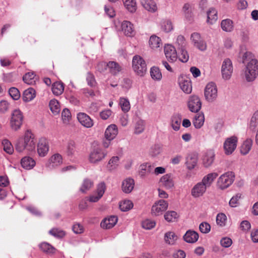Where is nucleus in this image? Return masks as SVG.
<instances>
[{
	"label": "nucleus",
	"mask_w": 258,
	"mask_h": 258,
	"mask_svg": "<svg viewBox=\"0 0 258 258\" xmlns=\"http://www.w3.org/2000/svg\"><path fill=\"white\" fill-rule=\"evenodd\" d=\"M218 19L217 11L213 8H210L207 12V22L210 24H213Z\"/></svg>",
	"instance_id": "c85d7f7f"
},
{
	"label": "nucleus",
	"mask_w": 258,
	"mask_h": 258,
	"mask_svg": "<svg viewBox=\"0 0 258 258\" xmlns=\"http://www.w3.org/2000/svg\"><path fill=\"white\" fill-rule=\"evenodd\" d=\"M86 81L88 85L91 87L95 86L96 84L95 77L94 75L90 72H88L87 74Z\"/></svg>",
	"instance_id": "e2e57ef3"
},
{
	"label": "nucleus",
	"mask_w": 258,
	"mask_h": 258,
	"mask_svg": "<svg viewBox=\"0 0 258 258\" xmlns=\"http://www.w3.org/2000/svg\"><path fill=\"white\" fill-rule=\"evenodd\" d=\"M190 39L194 46L201 51H204L207 48L205 41L201 38L199 33L195 32L191 35Z\"/></svg>",
	"instance_id": "9b49d317"
},
{
	"label": "nucleus",
	"mask_w": 258,
	"mask_h": 258,
	"mask_svg": "<svg viewBox=\"0 0 258 258\" xmlns=\"http://www.w3.org/2000/svg\"><path fill=\"white\" fill-rule=\"evenodd\" d=\"M118 134V130L116 125L111 124L106 129L104 136L106 140L111 141L113 140Z\"/></svg>",
	"instance_id": "a211bd4d"
},
{
	"label": "nucleus",
	"mask_w": 258,
	"mask_h": 258,
	"mask_svg": "<svg viewBox=\"0 0 258 258\" xmlns=\"http://www.w3.org/2000/svg\"><path fill=\"white\" fill-rule=\"evenodd\" d=\"M93 185L94 183L91 179L85 178L82 183L80 190L82 193H86L93 186Z\"/></svg>",
	"instance_id": "e433bc0d"
},
{
	"label": "nucleus",
	"mask_w": 258,
	"mask_h": 258,
	"mask_svg": "<svg viewBox=\"0 0 258 258\" xmlns=\"http://www.w3.org/2000/svg\"><path fill=\"white\" fill-rule=\"evenodd\" d=\"M62 119L64 122H67L71 118V113L67 108L63 109L61 113Z\"/></svg>",
	"instance_id": "774afa93"
},
{
	"label": "nucleus",
	"mask_w": 258,
	"mask_h": 258,
	"mask_svg": "<svg viewBox=\"0 0 258 258\" xmlns=\"http://www.w3.org/2000/svg\"><path fill=\"white\" fill-rule=\"evenodd\" d=\"M218 175V173L216 172L209 173L203 178L201 182L207 187H209Z\"/></svg>",
	"instance_id": "bb28decb"
},
{
	"label": "nucleus",
	"mask_w": 258,
	"mask_h": 258,
	"mask_svg": "<svg viewBox=\"0 0 258 258\" xmlns=\"http://www.w3.org/2000/svg\"><path fill=\"white\" fill-rule=\"evenodd\" d=\"M119 158L117 156L112 157L108 161L107 166V168L109 170H112L117 168L118 165Z\"/></svg>",
	"instance_id": "8fccbe9b"
},
{
	"label": "nucleus",
	"mask_w": 258,
	"mask_h": 258,
	"mask_svg": "<svg viewBox=\"0 0 258 258\" xmlns=\"http://www.w3.org/2000/svg\"><path fill=\"white\" fill-rule=\"evenodd\" d=\"M237 143V138L235 136H232L227 138L224 143L225 153L227 155L231 154L235 150Z\"/></svg>",
	"instance_id": "9d476101"
},
{
	"label": "nucleus",
	"mask_w": 258,
	"mask_h": 258,
	"mask_svg": "<svg viewBox=\"0 0 258 258\" xmlns=\"http://www.w3.org/2000/svg\"><path fill=\"white\" fill-rule=\"evenodd\" d=\"M182 10L184 14L185 17L188 20H190L192 17L191 15V7L188 3H186L184 5Z\"/></svg>",
	"instance_id": "13d9d810"
},
{
	"label": "nucleus",
	"mask_w": 258,
	"mask_h": 258,
	"mask_svg": "<svg viewBox=\"0 0 258 258\" xmlns=\"http://www.w3.org/2000/svg\"><path fill=\"white\" fill-rule=\"evenodd\" d=\"M176 45L177 50L186 48V43L185 38L183 36H178L176 39Z\"/></svg>",
	"instance_id": "4d7b16f0"
},
{
	"label": "nucleus",
	"mask_w": 258,
	"mask_h": 258,
	"mask_svg": "<svg viewBox=\"0 0 258 258\" xmlns=\"http://www.w3.org/2000/svg\"><path fill=\"white\" fill-rule=\"evenodd\" d=\"M21 164L23 168L30 170L35 166L36 162L32 158L29 156H25L21 159Z\"/></svg>",
	"instance_id": "5701e85b"
},
{
	"label": "nucleus",
	"mask_w": 258,
	"mask_h": 258,
	"mask_svg": "<svg viewBox=\"0 0 258 258\" xmlns=\"http://www.w3.org/2000/svg\"><path fill=\"white\" fill-rule=\"evenodd\" d=\"M198 157L196 154H189L186 158L185 164L188 169H193L197 165Z\"/></svg>",
	"instance_id": "a878e982"
},
{
	"label": "nucleus",
	"mask_w": 258,
	"mask_h": 258,
	"mask_svg": "<svg viewBox=\"0 0 258 258\" xmlns=\"http://www.w3.org/2000/svg\"><path fill=\"white\" fill-rule=\"evenodd\" d=\"M180 87L182 90L186 94H189L192 91L191 82L189 80H184L180 83Z\"/></svg>",
	"instance_id": "a18cd8bd"
},
{
	"label": "nucleus",
	"mask_w": 258,
	"mask_h": 258,
	"mask_svg": "<svg viewBox=\"0 0 258 258\" xmlns=\"http://www.w3.org/2000/svg\"><path fill=\"white\" fill-rule=\"evenodd\" d=\"M49 150V145L47 140L44 138H41L37 145V152L41 157L46 155Z\"/></svg>",
	"instance_id": "4468645a"
},
{
	"label": "nucleus",
	"mask_w": 258,
	"mask_h": 258,
	"mask_svg": "<svg viewBox=\"0 0 258 258\" xmlns=\"http://www.w3.org/2000/svg\"><path fill=\"white\" fill-rule=\"evenodd\" d=\"M145 123L142 119H139L135 123L134 133L136 134H140L142 133L145 130Z\"/></svg>",
	"instance_id": "3c124183"
},
{
	"label": "nucleus",
	"mask_w": 258,
	"mask_h": 258,
	"mask_svg": "<svg viewBox=\"0 0 258 258\" xmlns=\"http://www.w3.org/2000/svg\"><path fill=\"white\" fill-rule=\"evenodd\" d=\"M164 53L167 59L170 62H173L176 60L177 54L175 47L169 44L164 46Z\"/></svg>",
	"instance_id": "ddd939ff"
},
{
	"label": "nucleus",
	"mask_w": 258,
	"mask_h": 258,
	"mask_svg": "<svg viewBox=\"0 0 258 258\" xmlns=\"http://www.w3.org/2000/svg\"><path fill=\"white\" fill-rule=\"evenodd\" d=\"M76 151V145L75 141H69L66 146V153L68 156H73Z\"/></svg>",
	"instance_id": "58836bf2"
},
{
	"label": "nucleus",
	"mask_w": 258,
	"mask_h": 258,
	"mask_svg": "<svg viewBox=\"0 0 258 258\" xmlns=\"http://www.w3.org/2000/svg\"><path fill=\"white\" fill-rule=\"evenodd\" d=\"M187 106L191 112L196 113L201 109L202 102L198 96L192 95L188 99Z\"/></svg>",
	"instance_id": "1a4fd4ad"
},
{
	"label": "nucleus",
	"mask_w": 258,
	"mask_h": 258,
	"mask_svg": "<svg viewBox=\"0 0 258 258\" xmlns=\"http://www.w3.org/2000/svg\"><path fill=\"white\" fill-rule=\"evenodd\" d=\"M23 115L22 112L19 109L14 110L11 114L10 120V126L11 128L17 131L19 130L23 123Z\"/></svg>",
	"instance_id": "20e7f679"
},
{
	"label": "nucleus",
	"mask_w": 258,
	"mask_h": 258,
	"mask_svg": "<svg viewBox=\"0 0 258 258\" xmlns=\"http://www.w3.org/2000/svg\"><path fill=\"white\" fill-rule=\"evenodd\" d=\"M178 58L182 62H186L189 59V55L186 48L178 49Z\"/></svg>",
	"instance_id": "603ef678"
},
{
	"label": "nucleus",
	"mask_w": 258,
	"mask_h": 258,
	"mask_svg": "<svg viewBox=\"0 0 258 258\" xmlns=\"http://www.w3.org/2000/svg\"><path fill=\"white\" fill-rule=\"evenodd\" d=\"M252 141L251 139L246 140L241 146L240 152L243 155L247 154L251 149Z\"/></svg>",
	"instance_id": "37998d69"
},
{
	"label": "nucleus",
	"mask_w": 258,
	"mask_h": 258,
	"mask_svg": "<svg viewBox=\"0 0 258 258\" xmlns=\"http://www.w3.org/2000/svg\"><path fill=\"white\" fill-rule=\"evenodd\" d=\"M49 107L50 110L54 115L58 114L60 112L59 104L56 99H52L50 101Z\"/></svg>",
	"instance_id": "c03bdc74"
},
{
	"label": "nucleus",
	"mask_w": 258,
	"mask_h": 258,
	"mask_svg": "<svg viewBox=\"0 0 258 258\" xmlns=\"http://www.w3.org/2000/svg\"><path fill=\"white\" fill-rule=\"evenodd\" d=\"M153 169V167L149 163L142 164L140 167V175L143 177L150 173Z\"/></svg>",
	"instance_id": "473e14b6"
},
{
	"label": "nucleus",
	"mask_w": 258,
	"mask_h": 258,
	"mask_svg": "<svg viewBox=\"0 0 258 258\" xmlns=\"http://www.w3.org/2000/svg\"><path fill=\"white\" fill-rule=\"evenodd\" d=\"M234 175L232 172H228L221 175L217 181V186L221 189L228 188L234 181Z\"/></svg>",
	"instance_id": "39448f33"
},
{
	"label": "nucleus",
	"mask_w": 258,
	"mask_h": 258,
	"mask_svg": "<svg viewBox=\"0 0 258 258\" xmlns=\"http://www.w3.org/2000/svg\"><path fill=\"white\" fill-rule=\"evenodd\" d=\"M177 239V236L173 232L169 231L165 234L164 240L165 242L168 244H174Z\"/></svg>",
	"instance_id": "a19ab883"
},
{
	"label": "nucleus",
	"mask_w": 258,
	"mask_h": 258,
	"mask_svg": "<svg viewBox=\"0 0 258 258\" xmlns=\"http://www.w3.org/2000/svg\"><path fill=\"white\" fill-rule=\"evenodd\" d=\"M35 75L33 73L29 72L26 73L23 77L25 83L28 85H33L35 83Z\"/></svg>",
	"instance_id": "09e8293b"
},
{
	"label": "nucleus",
	"mask_w": 258,
	"mask_h": 258,
	"mask_svg": "<svg viewBox=\"0 0 258 258\" xmlns=\"http://www.w3.org/2000/svg\"><path fill=\"white\" fill-rule=\"evenodd\" d=\"M49 233L56 238H62L65 235V232L63 230L57 228L51 229Z\"/></svg>",
	"instance_id": "bf43d9fd"
},
{
	"label": "nucleus",
	"mask_w": 258,
	"mask_h": 258,
	"mask_svg": "<svg viewBox=\"0 0 258 258\" xmlns=\"http://www.w3.org/2000/svg\"><path fill=\"white\" fill-rule=\"evenodd\" d=\"M35 90L32 88H29L25 90L23 94V99L25 102H29L35 97Z\"/></svg>",
	"instance_id": "c756f323"
},
{
	"label": "nucleus",
	"mask_w": 258,
	"mask_h": 258,
	"mask_svg": "<svg viewBox=\"0 0 258 258\" xmlns=\"http://www.w3.org/2000/svg\"><path fill=\"white\" fill-rule=\"evenodd\" d=\"M156 223L154 221L150 219H146L142 222V227L146 229H151L154 228Z\"/></svg>",
	"instance_id": "0e129e2a"
},
{
	"label": "nucleus",
	"mask_w": 258,
	"mask_h": 258,
	"mask_svg": "<svg viewBox=\"0 0 258 258\" xmlns=\"http://www.w3.org/2000/svg\"><path fill=\"white\" fill-rule=\"evenodd\" d=\"M119 105L124 113L128 112L131 109L130 101L126 98L120 97L119 99Z\"/></svg>",
	"instance_id": "f704fd0d"
},
{
	"label": "nucleus",
	"mask_w": 258,
	"mask_h": 258,
	"mask_svg": "<svg viewBox=\"0 0 258 258\" xmlns=\"http://www.w3.org/2000/svg\"><path fill=\"white\" fill-rule=\"evenodd\" d=\"M10 96L15 100H18L20 97V93L19 90L15 87H12L9 90Z\"/></svg>",
	"instance_id": "052dcab7"
},
{
	"label": "nucleus",
	"mask_w": 258,
	"mask_h": 258,
	"mask_svg": "<svg viewBox=\"0 0 258 258\" xmlns=\"http://www.w3.org/2000/svg\"><path fill=\"white\" fill-rule=\"evenodd\" d=\"M241 195L240 194H237L235 196H233L229 201V204L231 207H236L239 204V200L241 198Z\"/></svg>",
	"instance_id": "69168bd1"
},
{
	"label": "nucleus",
	"mask_w": 258,
	"mask_h": 258,
	"mask_svg": "<svg viewBox=\"0 0 258 258\" xmlns=\"http://www.w3.org/2000/svg\"><path fill=\"white\" fill-rule=\"evenodd\" d=\"M132 68L136 74L143 76L147 72V65L144 59L140 55H135L132 60Z\"/></svg>",
	"instance_id": "7ed1b4c3"
},
{
	"label": "nucleus",
	"mask_w": 258,
	"mask_h": 258,
	"mask_svg": "<svg viewBox=\"0 0 258 258\" xmlns=\"http://www.w3.org/2000/svg\"><path fill=\"white\" fill-rule=\"evenodd\" d=\"M177 214L176 212L168 211L164 215L165 219L168 222H173L177 218Z\"/></svg>",
	"instance_id": "680f3d73"
},
{
	"label": "nucleus",
	"mask_w": 258,
	"mask_h": 258,
	"mask_svg": "<svg viewBox=\"0 0 258 258\" xmlns=\"http://www.w3.org/2000/svg\"><path fill=\"white\" fill-rule=\"evenodd\" d=\"M168 203L166 201L161 200L156 203L152 207V214L155 216L162 214L168 208Z\"/></svg>",
	"instance_id": "f8f14e48"
},
{
	"label": "nucleus",
	"mask_w": 258,
	"mask_h": 258,
	"mask_svg": "<svg viewBox=\"0 0 258 258\" xmlns=\"http://www.w3.org/2000/svg\"><path fill=\"white\" fill-rule=\"evenodd\" d=\"M49 162L52 167H56L60 165L62 163L61 155L58 153L54 154L50 158Z\"/></svg>",
	"instance_id": "4c0bfd02"
},
{
	"label": "nucleus",
	"mask_w": 258,
	"mask_h": 258,
	"mask_svg": "<svg viewBox=\"0 0 258 258\" xmlns=\"http://www.w3.org/2000/svg\"><path fill=\"white\" fill-rule=\"evenodd\" d=\"M205 121L203 113L196 114L193 120V124L196 128H200L204 124Z\"/></svg>",
	"instance_id": "ea45409f"
},
{
	"label": "nucleus",
	"mask_w": 258,
	"mask_h": 258,
	"mask_svg": "<svg viewBox=\"0 0 258 258\" xmlns=\"http://www.w3.org/2000/svg\"><path fill=\"white\" fill-rule=\"evenodd\" d=\"M51 90L54 95H60L64 91L63 84L61 82H56L52 84Z\"/></svg>",
	"instance_id": "2f4dec72"
},
{
	"label": "nucleus",
	"mask_w": 258,
	"mask_h": 258,
	"mask_svg": "<svg viewBox=\"0 0 258 258\" xmlns=\"http://www.w3.org/2000/svg\"><path fill=\"white\" fill-rule=\"evenodd\" d=\"M107 155V152L99 147L93 148L89 156V161L90 163L97 164L102 161Z\"/></svg>",
	"instance_id": "423d86ee"
},
{
	"label": "nucleus",
	"mask_w": 258,
	"mask_h": 258,
	"mask_svg": "<svg viewBox=\"0 0 258 258\" xmlns=\"http://www.w3.org/2000/svg\"><path fill=\"white\" fill-rule=\"evenodd\" d=\"M150 74L154 80H160L162 78L161 73L158 68L153 67L151 69Z\"/></svg>",
	"instance_id": "864d4df0"
},
{
	"label": "nucleus",
	"mask_w": 258,
	"mask_h": 258,
	"mask_svg": "<svg viewBox=\"0 0 258 258\" xmlns=\"http://www.w3.org/2000/svg\"><path fill=\"white\" fill-rule=\"evenodd\" d=\"M199 229L202 233H208L211 230V226L207 222H202L200 224Z\"/></svg>",
	"instance_id": "338daca9"
},
{
	"label": "nucleus",
	"mask_w": 258,
	"mask_h": 258,
	"mask_svg": "<svg viewBox=\"0 0 258 258\" xmlns=\"http://www.w3.org/2000/svg\"><path fill=\"white\" fill-rule=\"evenodd\" d=\"M258 125V110L256 111L252 117L251 118L249 122V128L251 130L254 131Z\"/></svg>",
	"instance_id": "6e6d98bb"
},
{
	"label": "nucleus",
	"mask_w": 258,
	"mask_h": 258,
	"mask_svg": "<svg viewBox=\"0 0 258 258\" xmlns=\"http://www.w3.org/2000/svg\"><path fill=\"white\" fill-rule=\"evenodd\" d=\"M4 150L9 154H12L14 152V148L11 143L7 139L2 141Z\"/></svg>",
	"instance_id": "5fc2aeb1"
},
{
	"label": "nucleus",
	"mask_w": 258,
	"mask_h": 258,
	"mask_svg": "<svg viewBox=\"0 0 258 258\" xmlns=\"http://www.w3.org/2000/svg\"><path fill=\"white\" fill-rule=\"evenodd\" d=\"M141 3L143 7L147 11L154 12L157 9V6L153 0H141Z\"/></svg>",
	"instance_id": "cd10ccee"
},
{
	"label": "nucleus",
	"mask_w": 258,
	"mask_h": 258,
	"mask_svg": "<svg viewBox=\"0 0 258 258\" xmlns=\"http://www.w3.org/2000/svg\"><path fill=\"white\" fill-rule=\"evenodd\" d=\"M134 185V180L131 178H127L122 181V190L124 192L130 193L133 190Z\"/></svg>",
	"instance_id": "393cba45"
},
{
	"label": "nucleus",
	"mask_w": 258,
	"mask_h": 258,
	"mask_svg": "<svg viewBox=\"0 0 258 258\" xmlns=\"http://www.w3.org/2000/svg\"><path fill=\"white\" fill-rule=\"evenodd\" d=\"M107 66L109 73L113 76L117 75L122 70V66L114 61H109Z\"/></svg>",
	"instance_id": "f3484780"
},
{
	"label": "nucleus",
	"mask_w": 258,
	"mask_h": 258,
	"mask_svg": "<svg viewBox=\"0 0 258 258\" xmlns=\"http://www.w3.org/2000/svg\"><path fill=\"white\" fill-rule=\"evenodd\" d=\"M118 218L115 216H111L108 218L104 219L100 224L103 229H110L117 223Z\"/></svg>",
	"instance_id": "6ab92c4d"
},
{
	"label": "nucleus",
	"mask_w": 258,
	"mask_h": 258,
	"mask_svg": "<svg viewBox=\"0 0 258 258\" xmlns=\"http://www.w3.org/2000/svg\"><path fill=\"white\" fill-rule=\"evenodd\" d=\"M252 57V53L248 51L245 52L242 56V62H247L244 74L248 82L253 81L258 75V61Z\"/></svg>",
	"instance_id": "f257e3e1"
},
{
	"label": "nucleus",
	"mask_w": 258,
	"mask_h": 258,
	"mask_svg": "<svg viewBox=\"0 0 258 258\" xmlns=\"http://www.w3.org/2000/svg\"><path fill=\"white\" fill-rule=\"evenodd\" d=\"M199 234L193 230H189L183 236L184 240L187 243H193L197 242L199 239Z\"/></svg>",
	"instance_id": "4be33fe9"
},
{
	"label": "nucleus",
	"mask_w": 258,
	"mask_h": 258,
	"mask_svg": "<svg viewBox=\"0 0 258 258\" xmlns=\"http://www.w3.org/2000/svg\"><path fill=\"white\" fill-rule=\"evenodd\" d=\"M77 118L79 122L84 127L90 128L93 125V121L87 114L80 112L77 114Z\"/></svg>",
	"instance_id": "dca6fc26"
},
{
	"label": "nucleus",
	"mask_w": 258,
	"mask_h": 258,
	"mask_svg": "<svg viewBox=\"0 0 258 258\" xmlns=\"http://www.w3.org/2000/svg\"><path fill=\"white\" fill-rule=\"evenodd\" d=\"M160 182L166 189H170L174 186L173 177L171 174H166L163 175L160 178Z\"/></svg>",
	"instance_id": "aec40b11"
},
{
	"label": "nucleus",
	"mask_w": 258,
	"mask_h": 258,
	"mask_svg": "<svg viewBox=\"0 0 258 258\" xmlns=\"http://www.w3.org/2000/svg\"><path fill=\"white\" fill-rule=\"evenodd\" d=\"M207 187L201 182L195 184L191 190V195L194 198L202 196L206 191Z\"/></svg>",
	"instance_id": "2eb2a0df"
},
{
	"label": "nucleus",
	"mask_w": 258,
	"mask_h": 258,
	"mask_svg": "<svg viewBox=\"0 0 258 258\" xmlns=\"http://www.w3.org/2000/svg\"><path fill=\"white\" fill-rule=\"evenodd\" d=\"M149 43L152 48H157L160 47L161 44V40L159 37L152 35L150 37Z\"/></svg>",
	"instance_id": "49530a36"
},
{
	"label": "nucleus",
	"mask_w": 258,
	"mask_h": 258,
	"mask_svg": "<svg viewBox=\"0 0 258 258\" xmlns=\"http://www.w3.org/2000/svg\"><path fill=\"white\" fill-rule=\"evenodd\" d=\"M204 95L206 99L209 102H213L217 97V88L213 82L208 83L205 89Z\"/></svg>",
	"instance_id": "0eeeda50"
},
{
	"label": "nucleus",
	"mask_w": 258,
	"mask_h": 258,
	"mask_svg": "<svg viewBox=\"0 0 258 258\" xmlns=\"http://www.w3.org/2000/svg\"><path fill=\"white\" fill-rule=\"evenodd\" d=\"M36 142L34 135L31 132L27 131L23 138L18 139L15 144V149L18 152H22L24 150L32 151L35 148Z\"/></svg>",
	"instance_id": "f03ea898"
},
{
	"label": "nucleus",
	"mask_w": 258,
	"mask_h": 258,
	"mask_svg": "<svg viewBox=\"0 0 258 258\" xmlns=\"http://www.w3.org/2000/svg\"><path fill=\"white\" fill-rule=\"evenodd\" d=\"M121 29L126 36L132 37L135 34L133 25L129 21H124L122 23Z\"/></svg>",
	"instance_id": "412c9836"
},
{
	"label": "nucleus",
	"mask_w": 258,
	"mask_h": 258,
	"mask_svg": "<svg viewBox=\"0 0 258 258\" xmlns=\"http://www.w3.org/2000/svg\"><path fill=\"white\" fill-rule=\"evenodd\" d=\"M39 247L43 252L48 254H53L56 251V249L47 242H43L41 243Z\"/></svg>",
	"instance_id": "7c9ffc66"
},
{
	"label": "nucleus",
	"mask_w": 258,
	"mask_h": 258,
	"mask_svg": "<svg viewBox=\"0 0 258 258\" xmlns=\"http://www.w3.org/2000/svg\"><path fill=\"white\" fill-rule=\"evenodd\" d=\"M221 72L223 78L225 80L230 78L233 72V66L231 60L229 58L225 59L222 63Z\"/></svg>",
	"instance_id": "6e6552de"
},
{
	"label": "nucleus",
	"mask_w": 258,
	"mask_h": 258,
	"mask_svg": "<svg viewBox=\"0 0 258 258\" xmlns=\"http://www.w3.org/2000/svg\"><path fill=\"white\" fill-rule=\"evenodd\" d=\"M181 116L179 114H174L171 117V126L174 131H177L179 130L181 123Z\"/></svg>",
	"instance_id": "72a5a7b5"
},
{
	"label": "nucleus",
	"mask_w": 258,
	"mask_h": 258,
	"mask_svg": "<svg viewBox=\"0 0 258 258\" xmlns=\"http://www.w3.org/2000/svg\"><path fill=\"white\" fill-rule=\"evenodd\" d=\"M215 154L213 151H208L205 154L203 158V162L205 167H209L214 162Z\"/></svg>",
	"instance_id": "b1692460"
},
{
	"label": "nucleus",
	"mask_w": 258,
	"mask_h": 258,
	"mask_svg": "<svg viewBox=\"0 0 258 258\" xmlns=\"http://www.w3.org/2000/svg\"><path fill=\"white\" fill-rule=\"evenodd\" d=\"M221 26L222 30L226 32H231L233 29V22L229 19L221 21Z\"/></svg>",
	"instance_id": "79ce46f5"
},
{
	"label": "nucleus",
	"mask_w": 258,
	"mask_h": 258,
	"mask_svg": "<svg viewBox=\"0 0 258 258\" xmlns=\"http://www.w3.org/2000/svg\"><path fill=\"white\" fill-rule=\"evenodd\" d=\"M125 8L131 13L136 11L137 6L136 0H122Z\"/></svg>",
	"instance_id": "c9c22d12"
},
{
	"label": "nucleus",
	"mask_w": 258,
	"mask_h": 258,
	"mask_svg": "<svg viewBox=\"0 0 258 258\" xmlns=\"http://www.w3.org/2000/svg\"><path fill=\"white\" fill-rule=\"evenodd\" d=\"M133 203L130 200H124L120 202L119 204V208L123 212H126L132 209Z\"/></svg>",
	"instance_id": "de8ad7c7"
}]
</instances>
